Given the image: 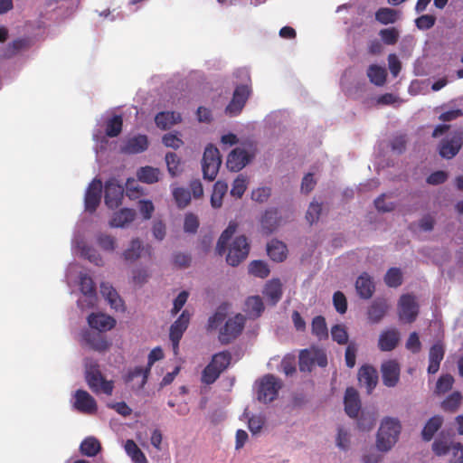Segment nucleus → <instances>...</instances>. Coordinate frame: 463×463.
Listing matches in <instances>:
<instances>
[{"instance_id":"obj_11","label":"nucleus","mask_w":463,"mask_h":463,"mask_svg":"<svg viewBox=\"0 0 463 463\" xmlns=\"http://www.w3.org/2000/svg\"><path fill=\"white\" fill-rule=\"evenodd\" d=\"M463 146V132L455 131L450 137L443 138L439 145L441 157L451 159L457 156Z\"/></svg>"},{"instance_id":"obj_27","label":"nucleus","mask_w":463,"mask_h":463,"mask_svg":"<svg viewBox=\"0 0 463 463\" xmlns=\"http://www.w3.org/2000/svg\"><path fill=\"white\" fill-rule=\"evenodd\" d=\"M181 114L175 111H162L155 117L156 125L163 130L170 128L172 126L181 122Z\"/></svg>"},{"instance_id":"obj_58","label":"nucleus","mask_w":463,"mask_h":463,"mask_svg":"<svg viewBox=\"0 0 463 463\" xmlns=\"http://www.w3.org/2000/svg\"><path fill=\"white\" fill-rule=\"evenodd\" d=\"M357 350L358 347L355 343L351 342L348 344L345 354V360L347 367L353 368L355 365Z\"/></svg>"},{"instance_id":"obj_34","label":"nucleus","mask_w":463,"mask_h":463,"mask_svg":"<svg viewBox=\"0 0 463 463\" xmlns=\"http://www.w3.org/2000/svg\"><path fill=\"white\" fill-rule=\"evenodd\" d=\"M101 449L100 442L94 437H88L80 445V451L87 457L96 456Z\"/></svg>"},{"instance_id":"obj_25","label":"nucleus","mask_w":463,"mask_h":463,"mask_svg":"<svg viewBox=\"0 0 463 463\" xmlns=\"http://www.w3.org/2000/svg\"><path fill=\"white\" fill-rule=\"evenodd\" d=\"M136 217V211L129 208H122L121 210L114 213L109 226L113 228H124L131 223Z\"/></svg>"},{"instance_id":"obj_36","label":"nucleus","mask_w":463,"mask_h":463,"mask_svg":"<svg viewBox=\"0 0 463 463\" xmlns=\"http://www.w3.org/2000/svg\"><path fill=\"white\" fill-rule=\"evenodd\" d=\"M462 399V394L455 391L441 402L440 408L446 412L454 413L460 407Z\"/></svg>"},{"instance_id":"obj_16","label":"nucleus","mask_w":463,"mask_h":463,"mask_svg":"<svg viewBox=\"0 0 463 463\" xmlns=\"http://www.w3.org/2000/svg\"><path fill=\"white\" fill-rule=\"evenodd\" d=\"M102 193V182L99 179H93L89 184L85 193L84 203L85 210L90 213H94L100 203Z\"/></svg>"},{"instance_id":"obj_55","label":"nucleus","mask_w":463,"mask_h":463,"mask_svg":"<svg viewBox=\"0 0 463 463\" xmlns=\"http://www.w3.org/2000/svg\"><path fill=\"white\" fill-rule=\"evenodd\" d=\"M98 245L106 251H113L116 248V239L106 233H99L97 236Z\"/></svg>"},{"instance_id":"obj_23","label":"nucleus","mask_w":463,"mask_h":463,"mask_svg":"<svg viewBox=\"0 0 463 463\" xmlns=\"http://www.w3.org/2000/svg\"><path fill=\"white\" fill-rule=\"evenodd\" d=\"M355 288L361 298L369 299L374 293L375 286L372 277L366 273H362L356 279Z\"/></svg>"},{"instance_id":"obj_14","label":"nucleus","mask_w":463,"mask_h":463,"mask_svg":"<svg viewBox=\"0 0 463 463\" xmlns=\"http://www.w3.org/2000/svg\"><path fill=\"white\" fill-rule=\"evenodd\" d=\"M190 321V314L187 310H184L180 317L174 322L170 327L169 337L172 341L173 350L177 354L179 350V342L186 330Z\"/></svg>"},{"instance_id":"obj_44","label":"nucleus","mask_w":463,"mask_h":463,"mask_svg":"<svg viewBox=\"0 0 463 463\" xmlns=\"http://www.w3.org/2000/svg\"><path fill=\"white\" fill-rule=\"evenodd\" d=\"M375 19L383 24H394L398 19V12L388 7H381L375 13Z\"/></svg>"},{"instance_id":"obj_53","label":"nucleus","mask_w":463,"mask_h":463,"mask_svg":"<svg viewBox=\"0 0 463 463\" xmlns=\"http://www.w3.org/2000/svg\"><path fill=\"white\" fill-rule=\"evenodd\" d=\"M227 317L226 308L219 307L215 313L208 319V329L213 330L218 328Z\"/></svg>"},{"instance_id":"obj_37","label":"nucleus","mask_w":463,"mask_h":463,"mask_svg":"<svg viewBox=\"0 0 463 463\" xmlns=\"http://www.w3.org/2000/svg\"><path fill=\"white\" fill-rule=\"evenodd\" d=\"M367 76L374 85L383 86L386 81L387 72L383 67L373 64L367 70Z\"/></svg>"},{"instance_id":"obj_4","label":"nucleus","mask_w":463,"mask_h":463,"mask_svg":"<svg viewBox=\"0 0 463 463\" xmlns=\"http://www.w3.org/2000/svg\"><path fill=\"white\" fill-rule=\"evenodd\" d=\"M402 430L399 420L387 417L383 420L377 433V449L388 451L397 442Z\"/></svg>"},{"instance_id":"obj_15","label":"nucleus","mask_w":463,"mask_h":463,"mask_svg":"<svg viewBox=\"0 0 463 463\" xmlns=\"http://www.w3.org/2000/svg\"><path fill=\"white\" fill-rule=\"evenodd\" d=\"M73 407L80 413L92 415L98 411V405L95 399L84 390H77L74 393Z\"/></svg>"},{"instance_id":"obj_21","label":"nucleus","mask_w":463,"mask_h":463,"mask_svg":"<svg viewBox=\"0 0 463 463\" xmlns=\"http://www.w3.org/2000/svg\"><path fill=\"white\" fill-rule=\"evenodd\" d=\"M148 147V138L146 135H137L128 138L121 147L125 154H139L146 151Z\"/></svg>"},{"instance_id":"obj_1","label":"nucleus","mask_w":463,"mask_h":463,"mask_svg":"<svg viewBox=\"0 0 463 463\" xmlns=\"http://www.w3.org/2000/svg\"><path fill=\"white\" fill-rule=\"evenodd\" d=\"M235 74L237 78L241 79V83L235 87L232 99L226 107V113L231 116H236L242 110L251 93V80L249 71L240 69Z\"/></svg>"},{"instance_id":"obj_38","label":"nucleus","mask_w":463,"mask_h":463,"mask_svg":"<svg viewBox=\"0 0 463 463\" xmlns=\"http://www.w3.org/2000/svg\"><path fill=\"white\" fill-rule=\"evenodd\" d=\"M228 191V185L225 182L217 181L211 195V204L213 208H220L222 204V199Z\"/></svg>"},{"instance_id":"obj_2","label":"nucleus","mask_w":463,"mask_h":463,"mask_svg":"<svg viewBox=\"0 0 463 463\" xmlns=\"http://www.w3.org/2000/svg\"><path fill=\"white\" fill-rule=\"evenodd\" d=\"M258 148L253 141H244L240 146L232 149L226 161L227 168L232 172H239L250 164L256 156Z\"/></svg>"},{"instance_id":"obj_24","label":"nucleus","mask_w":463,"mask_h":463,"mask_svg":"<svg viewBox=\"0 0 463 463\" xmlns=\"http://www.w3.org/2000/svg\"><path fill=\"white\" fill-rule=\"evenodd\" d=\"M88 323L90 327L97 329L99 332H103L112 329L116 325V320L112 317L102 313H92L88 317Z\"/></svg>"},{"instance_id":"obj_9","label":"nucleus","mask_w":463,"mask_h":463,"mask_svg":"<svg viewBox=\"0 0 463 463\" xmlns=\"http://www.w3.org/2000/svg\"><path fill=\"white\" fill-rule=\"evenodd\" d=\"M245 325V317L241 314L230 317L224 326L221 327L219 341L222 345H228L237 338L242 332Z\"/></svg>"},{"instance_id":"obj_50","label":"nucleus","mask_w":463,"mask_h":463,"mask_svg":"<svg viewBox=\"0 0 463 463\" xmlns=\"http://www.w3.org/2000/svg\"><path fill=\"white\" fill-rule=\"evenodd\" d=\"M384 282L391 288H397L402 283V274L398 268H391L385 274Z\"/></svg>"},{"instance_id":"obj_54","label":"nucleus","mask_w":463,"mask_h":463,"mask_svg":"<svg viewBox=\"0 0 463 463\" xmlns=\"http://www.w3.org/2000/svg\"><path fill=\"white\" fill-rule=\"evenodd\" d=\"M453 383H454V378L452 375H450L449 373L443 374L437 381L435 392L438 394L445 393V392H449V390H451Z\"/></svg>"},{"instance_id":"obj_10","label":"nucleus","mask_w":463,"mask_h":463,"mask_svg":"<svg viewBox=\"0 0 463 463\" xmlns=\"http://www.w3.org/2000/svg\"><path fill=\"white\" fill-rule=\"evenodd\" d=\"M250 245L245 236L234 239L229 248L226 261L232 267L238 266L249 254Z\"/></svg>"},{"instance_id":"obj_7","label":"nucleus","mask_w":463,"mask_h":463,"mask_svg":"<svg viewBox=\"0 0 463 463\" xmlns=\"http://www.w3.org/2000/svg\"><path fill=\"white\" fill-rule=\"evenodd\" d=\"M222 165V157L219 149L213 145H208L203 152L202 159L203 175L205 180L213 181Z\"/></svg>"},{"instance_id":"obj_59","label":"nucleus","mask_w":463,"mask_h":463,"mask_svg":"<svg viewBox=\"0 0 463 463\" xmlns=\"http://www.w3.org/2000/svg\"><path fill=\"white\" fill-rule=\"evenodd\" d=\"M445 354L444 346L440 342L435 343L430 349L429 360L440 364Z\"/></svg>"},{"instance_id":"obj_30","label":"nucleus","mask_w":463,"mask_h":463,"mask_svg":"<svg viewBox=\"0 0 463 463\" xmlns=\"http://www.w3.org/2000/svg\"><path fill=\"white\" fill-rule=\"evenodd\" d=\"M443 424V417L435 415L431 417L423 427L421 438L424 441H430L435 433L441 428Z\"/></svg>"},{"instance_id":"obj_12","label":"nucleus","mask_w":463,"mask_h":463,"mask_svg":"<svg viewBox=\"0 0 463 463\" xmlns=\"http://www.w3.org/2000/svg\"><path fill=\"white\" fill-rule=\"evenodd\" d=\"M398 314L400 319L406 323H412L416 320L419 314V306L413 296L404 294L400 298Z\"/></svg>"},{"instance_id":"obj_26","label":"nucleus","mask_w":463,"mask_h":463,"mask_svg":"<svg viewBox=\"0 0 463 463\" xmlns=\"http://www.w3.org/2000/svg\"><path fill=\"white\" fill-rule=\"evenodd\" d=\"M263 295L271 305H276L282 297V284L279 279L269 280L264 288Z\"/></svg>"},{"instance_id":"obj_5","label":"nucleus","mask_w":463,"mask_h":463,"mask_svg":"<svg viewBox=\"0 0 463 463\" xmlns=\"http://www.w3.org/2000/svg\"><path fill=\"white\" fill-rule=\"evenodd\" d=\"M432 451L438 457L448 456L449 463L463 462V445L441 433L432 443Z\"/></svg>"},{"instance_id":"obj_3","label":"nucleus","mask_w":463,"mask_h":463,"mask_svg":"<svg viewBox=\"0 0 463 463\" xmlns=\"http://www.w3.org/2000/svg\"><path fill=\"white\" fill-rule=\"evenodd\" d=\"M85 367V380L89 388L96 394L104 393L110 396L113 392L114 382L104 378L99 364L94 361H88Z\"/></svg>"},{"instance_id":"obj_33","label":"nucleus","mask_w":463,"mask_h":463,"mask_svg":"<svg viewBox=\"0 0 463 463\" xmlns=\"http://www.w3.org/2000/svg\"><path fill=\"white\" fill-rule=\"evenodd\" d=\"M237 224L235 222H230L228 227L222 232L216 245V252L219 255H223L226 251L227 245L235 233Z\"/></svg>"},{"instance_id":"obj_28","label":"nucleus","mask_w":463,"mask_h":463,"mask_svg":"<svg viewBox=\"0 0 463 463\" xmlns=\"http://www.w3.org/2000/svg\"><path fill=\"white\" fill-rule=\"evenodd\" d=\"M100 293L115 310H124V303L116 289L109 283H101Z\"/></svg>"},{"instance_id":"obj_39","label":"nucleus","mask_w":463,"mask_h":463,"mask_svg":"<svg viewBox=\"0 0 463 463\" xmlns=\"http://www.w3.org/2000/svg\"><path fill=\"white\" fill-rule=\"evenodd\" d=\"M125 450L131 458L134 463H147L146 458L143 451L137 447L132 439H128L125 443Z\"/></svg>"},{"instance_id":"obj_60","label":"nucleus","mask_w":463,"mask_h":463,"mask_svg":"<svg viewBox=\"0 0 463 463\" xmlns=\"http://www.w3.org/2000/svg\"><path fill=\"white\" fill-rule=\"evenodd\" d=\"M436 17L432 14H422L415 20L416 26L420 30H429L434 26Z\"/></svg>"},{"instance_id":"obj_35","label":"nucleus","mask_w":463,"mask_h":463,"mask_svg":"<svg viewBox=\"0 0 463 463\" xmlns=\"http://www.w3.org/2000/svg\"><path fill=\"white\" fill-rule=\"evenodd\" d=\"M264 310V304L260 296L249 297L245 302V311L250 317H259Z\"/></svg>"},{"instance_id":"obj_13","label":"nucleus","mask_w":463,"mask_h":463,"mask_svg":"<svg viewBox=\"0 0 463 463\" xmlns=\"http://www.w3.org/2000/svg\"><path fill=\"white\" fill-rule=\"evenodd\" d=\"M124 188L115 179L110 178L105 183V204L109 209L118 208L123 199Z\"/></svg>"},{"instance_id":"obj_61","label":"nucleus","mask_w":463,"mask_h":463,"mask_svg":"<svg viewBox=\"0 0 463 463\" xmlns=\"http://www.w3.org/2000/svg\"><path fill=\"white\" fill-rule=\"evenodd\" d=\"M322 211V205L318 203H311L307 213H306V219L310 223L313 224L314 222H317L320 216Z\"/></svg>"},{"instance_id":"obj_43","label":"nucleus","mask_w":463,"mask_h":463,"mask_svg":"<svg viewBox=\"0 0 463 463\" xmlns=\"http://www.w3.org/2000/svg\"><path fill=\"white\" fill-rule=\"evenodd\" d=\"M262 229L271 233L278 226V212L275 209L267 210L261 219Z\"/></svg>"},{"instance_id":"obj_19","label":"nucleus","mask_w":463,"mask_h":463,"mask_svg":"<svg viewBox=\"0 0 463 463\" xmlns=\"http://www.w3.org/2000/svg\"><path fill=\"white\" fill-rule=\"evenodd\" d=\"M389 309L387 300L384 298L374 299L367 309V318L370 323H379L386 315Z\"/></svg>"},{"instance_id":"obj_48","label":"nucleus","mask_w":463,"mask_h":463,"mask_svg":"<svg viewBox=\"0 0 463 463\" xmlns=\"http://www.w3.org/2000/svg\"><path fill=\"white\" fill-rule=\"evenodd\" d=\"M165 163L167 170L172 176H175L181 173V160L175 153H166Z\"/></svg>"},{"instance_id":"obj_40","label":"nucleus","mask_w":463,"mask_h":463,"mask_svg":"<svg viewBox=\"0 0 463 463\" xmlns=\"http://www.w3.org/2000/svg\"><path fill=\"white\" fill-rule=\"evenodd\" d=\"M144 250L141 241L138 239H133L129 247L123 252V258L126 261L133 262L139 259Z\"/></svg>"},{"instance_id":"obj_47","label":"nucleus","mask_w":463,"mask_h":463,"mask_svg":"<svg viewBox=\"0 0 463 463\" xmlns=\"http://www.w3.org/2000/svg\"><path fill=\"white\" fill-rule=\"evenodd\" d=\"M80 288L82 294L92 298L96 297V288L92 279L88 274L80 276Z\"/></svg>"},{"instance_id":"obj_6","label":"nucleus","mask_w":463,"mask_h":463,"mask_svg":"<svg viewBox=\"0 0 463 463\" xmlns=\"http://www.w3.org/2000/svg\"><path fill=\"white\" fill-rule=\"evenodd\" d=\"M232 361V354L228 351L219 352L212 356L210 363L202 372L201 381L203 383L213 384L223 373Z\"/></svg>"},{"instance_id":"obj_63","label":"nucleus","mask_w":463,"mask_h":463,"mask_svg":"<svg viewBox=\"0 0 463 463\" xmlns=\"http://www.w3.org/2000/svg\"><path fill=\"white\" fill-rule=\"evenodd\" d=\"M83 256L88 259L90 262L97 266L103 265V259L100 254L92 247H84L82 249Z\"/></svg>"},{"instance_id":"obj_41","label":"nucleus","mask_w":463,"mask_h":463,"mask_svg":"<svg viewBox=\"0 0 463 463\" xmlns=\"http://www.w3.org/2000/svg\"><path fill=\"white\" fill-rule=\"evenodd\" d=\"M312 334L316 335L319 340L326 339L328 337V330L326 323V319L322 316H317L313 318L311 324Z\"/></svg>"},{"instance_id":"obj_32","label":"nucleus","mask_w":463,"mask_h":463,"mask_svg":"<svg viewBox=\"0 0 463 463\" xmlns=\"http://www.w3.org/2000/svg\"><path fill=\"white\" fill-rule=\"evenodd\" d=\"M84 340L92 349L97 351H105L109 346L108 341L99 333L86 332Z\"/></svg>"},{"instance_id":"obj_18","label":"nucleus","mask_w":463,"mask_h":463,"mask_svg":"<svg viewBox=\"0 0 463 463\" xmlns=\"http://www.w3.org/2000/svg\"><path fill=\"white\" fill-rule=\"evenodd\" d=\"M358 381L366 388L367 392L371 393L378 383L377 371L372 365H363L358 372Z\"/></svg>"},{"instance_id":"obj_51","label":"nucleus","mask_w":463,"mask_h":463,"mask_svg":"<svg viewBox=\"0 0 463 463\" xmlns=\"http://www.w3.org/2000/svg\"><path fill=\"white\" fill-rule=\"evenodd\" d=\"M247 189V177L239 175L232 183L231 195L235 198H241Z\"/></svg>"},{"instance_id":"obj_49","label":"nucleus","mask_w":463,"mask_h":463,"mask_svg":"<svg viewBox=\"0 0 463 463\" xmlns=\"http://www.w3.org/2000/svg\"><path fill=\"white\" fill-rule=\"evenodd\" d=\"M249 272L255 277L265 279L269 274V269L264 261L253 260L249 266Z\"/></svg>"},{"instance_id":"obj_64","label":"nucleus","mask_w":463,"mask_h":463,"mask_svg":"<svg viewBox=\"0 0 463 463\" xmlns=\"http://www.w3.org/2000/svg\"><path fill=\"white\" fill-rule=\"evenodd\" d=\"M199 227V221L196 215L194 213H188L185 215L184 218V230L186 232L189 233H194L196 232L197 229Z\"/></svg>"},{"instance_id":"obj_17","label":"nucleus","mask_w":463,"mask_h":463,"mask_svg":"<svg viewBox=\"0 0 463 463\" xmlns=\"http://www.w3.org/2000/svg\"><path fill=\"white\" fill-rule=\"evenodd\" d=\"M400 365L395 360H388L382 364L383 383L387 387H394L400 380Z\"/></svg>"},{"instance_id":"obj_57","label":"nucleus","mask_w":463,"mask_h":463,"mask_svg":"<svg viewBox=\"0 0 463 463\" xmlns=\"http://www.w3.org/2000/svg\"><path fill=\"white\" fill-rule=\"evenodd\" d=\"M331 335L334 341L339 345H345L348 342V334L343 325H335L331 328Z\"/></svg>"},{"instance_id":"obj_52","label":"nucleus","mask_w":463,"mask_h":463,"mask_svg":"<svg viewBox=\"0 0 463 463\" xmlns=\"http://www.w3.org/2000/svg\"><path fill=\"white\" fill-rule=\"evenodd\" d=\"M173 195L179 208L186 207L191 201V194L189 190L182 187L175 188L173 191Z\"/></svg>"},{"instance_id":"obj_22","label":"nucleus","mask_w":463,"mask_h":463,"mask_svg":"<svg viewBox=\"0 0 463 463\" xmlns=\"http://www.w3.org/2000/svg\"><path fill=\"white\" fill-rule=\"evenodd\" d=\"M344 403L346 414L351 418L357 417L359 411L361 409V402L359 399V394L354 388L349 387L346 389L345 393Z\"/></svg>"},{"instance_id":"obj_42","label":"nucleus","mask_w":463,"mask_h":463,"mask_svg":"<svg viewBox=\"0 0 463 463\" xmlns=\"http://www.w3.org/2000/svg\"><path fill=\"white\" fill-rule=\"evenodd\" d=\"M122 117L120 115H115L111 118L108 119L106 122V135L109 137H118L122 131Z\"/></svg>"},{"instance_id":"obj_29","label":"nucleus","mask_w":463,"mask_h":463,"mask_svg":"<svg viewBox=\"0 0 463 463\" xmlns=\"http://www.w3.org/2000/svg\"><path fill=\"white\" fill-rule=\"evenodd\" d=\"M399 333L395 329L383 331L379 337L378 346L382 351L388 352L393 350L399 342Z\"/></svg>"},{"instance_id":"obj_31","label":"nucleus","mask_w":463,"mask_h":463,"mask_svg":"<svg viewBox=\"0 0 463 463\" xmlns=\"http://www.w3.org/2000/svg\"><path fill=\"white\" fill-rule=\"evenodd\" d=\"M267 252L272 260L281 262L287 257V246L282 241L273 240L268 243Z\"/></svg>"},{"instance_id":"obj_8","label":"nucleus","mask_w":463,"mask_h":463,"mask_svg":"<svg viewBox=\"0 0 463 463\" xmlns=\"http://www.w3.org/2000/svg\"><path fill=\"white\" fill-rule=\"evenodd\" d=\"M280 388V381L272 374H267L259 383L257 398L264 403L271 402L277 398Z\"/></svg>"},{"instance_id":"obj_45","label":"nucleus","mask_w":463,"mask_h":463,"mask_svg":"<svg viewBox=\"0 0 463 463\" xmlns=\"http://www.w3.org/2000/svg\"><path fill=\"white\" fill-rule=\"evenodd\" d=\"M159 169L152 166H144L137 171L138 179L146 184H154L158 181Z\"/></svg>"},{"instance_id":"obj_46","label":"nucleus","mask_w":463,"mask_h":463,"mask_svg":"<svg viewBox=\"0 0 463 463\" xmlns=\"http://www.w3.org/2000/svg\"><path fill=\"white\" fill-rule=\"evenodd\" d=\"M314 349L302 350L299 354V370L301 372H311L315 365Z\"/></svg>"},{"instance_id":"obj_62","label":"nucleus","mask_w":463,"mask_h":463,"mask_svg":"<svg viewBox=\"0 0 463 463\" xmlns=\"http://www.w3.org/2000/svg\"><path fill=\"white\" fill-rule=\"evenodd\" d=\"M333 303L336 311L340 314H345L347 310L346 298L341 291H336L333 296Z\"/></svg>"},{"instance_id":"obj_56","label":"nucleus","mask_w":463,"mask_h":463,"mask_svg":"<svg viewBox=\"0 0 463 463\" xmlns=\"http://www.w3.org/2000/svg\"><path fill=\"white\" fill-rule=\"evenodd\" d=\"M379 35L387 45H393L399 40V31L394 27L382 29Z\"/></svg>"},{"instance_id":"obj_20","label":"nucleus","mask_w":463,"mask_h":463,"mask_svg":"<svg viewBox=\"0 0 463 463\" xmlns=\"http://www.w3.org/2000/svg\"><path fill=\"white\" fill-rule=\"evenodd\" d=\"M149 373V368L136 366L135 368L129 369L128 371V373L124 376V381L126 383H134L136 379L139 378L140 380L137 382V383H134L133 388H136L137 390H141L145 387Z\"/></svg>"}]
</instances>
